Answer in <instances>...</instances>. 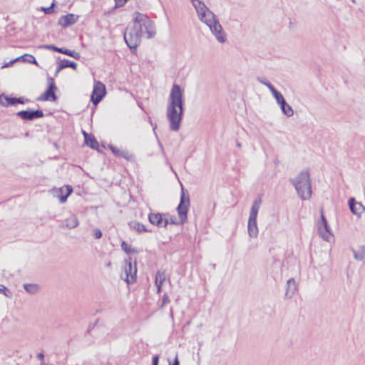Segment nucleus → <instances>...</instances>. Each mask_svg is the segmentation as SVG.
Listing matches in <instances>:
<instances>
[{"label": "nucleus", "mask_w": 365, "mask_h": 365, "mask_svg": "<svg viewBox=\"0 0 365 365\" xmlns=\"http://www.w3.org/2000/svg\"><path fill=\"white\" fill-rule=\"evenodd\" d=\"M132 16V23L127 26L124 33V40L131 50L135 51L142 37L145 36L148 39L154 37L155 26L146 14L135 11Z\"/></svg>", "instance_id": "obj_1"}, {"label": "nucleus", "mask_w": 365, "mask_h": 365, "mask_svg": "<svg viewBox=\"0 0 365 365\" xmlns=\"http://www.w3.org/2000/svg\"><path fill=\"white\" fill-rule=\"evenodd\" d=\"M183 90L178 84H173L168 99L166 116L170 130L178 131L183 117Z\"/></svg>", "instance_id": "obj_2"}, {"label": "nucleus", "mask_w": 365, "mask_h": 365, "mask_svg": "<svg viewBox=\"0 0 365 365\" xmlns=\"http://www.w3.org/2000/svg\"><path fill=\"white\" fill-rule=\"evenodd\" d=\"M302 200H309L312 196L310 174L308 169L301 171L295 178L290 180Z\"/></svg>", "instance_id": "obj_3"}, {"label": "nucleus", "mask_w": 365, "mask_h": 365, "mask_svg": "<svg viewBox=\"0 0 365 365\" xmlns=\"http://www.w3.org/2000/svg\"><path fill=\"white\" fill-rule=\"evenodd\" d=\"M205 25L209 28L210 31L218 43L222 44L227 41V34L224 31L217 17Z\"/></svg>", "instance_id": "obj_4"}, {"label": "nucleus", "mask_w": 365, "mask_h": 365, "mask_svg": "<svg viewBox=\"0 0 365 365\" xmlns=\"http://www.w3.org/2000/svg\"><path fill=\"white\" fill-rule=\"evenodd\" d=\"M137 277V267L136 262L134 265L132 264L131 258L125 261L123 270L121 273V278L124 279L128 284H133L136 281Z\"/></svg>", "instance_id": "obj_5"}, {"label": "nucleus", "mask_w": 365, "mask_h": 365, "mask_svg": "<svg viewBox=\"0 0 365 365\" xmlns=\"http://www.w3.org/2000/svg\"><path fill=\"white\" fill-rule=\"evenodd\" d=\"M190 207V197L187 194L185 193L184 188L181 187L180 202L177 207L179 219L181 224L185 222L187 220V214Z\"/></svg>", "instance_id": "obj_6"}, {"label": "nucleus", "mask_w": 365, "mask_h": 365, "mask_svg": "<svg viewBox=\"0 0 365 365\" xmlns=\"http://www.w3.org/2000/svg\"><path fill=\"white\" fill-rule=\"evenodd\" d=\"M196 14L198 19L206 24L213 19H216L217 16L206 6V4L203 2L198 6H196L195 9Z\"/></svg>", "instance_id": "obj_7"}, {"label": "nucleus", "mask_w": 365, "mask_h": 365, "mask_svg": "<svg viewBox=\"0 0 365 365\" xmlns=\"http://www.w3.org/2000/svg\"><path fill=\"white\" fill-rule=\"evenodd\" d=\"M106 95V86L100 81H95L93 93L91 95V101L94 105H97Z\"/></svg>", "instance_id": "obj_8"}, {"label": "nucleus", "mask_w": 365, "mask_h": 365, "mask_svg": "<svg viewBox=\"0 0 365 365\" xmlns=\"http://www.w3.org/2000/svg\"><path fill=\"white\" fill-rule=\"evenodd\" d=\"M48 88L46 91L40 96L37 100L40 101H54L56 99V96L55 95L54 91L56 89V87L55 86L53 79L51 78H48Z\"/></svg>", "instance_id": "obj_9"}, {"label": "nucleus", "mask_w": 365, "mask_h": 365, "mask_svg": "<svg viewBox=\"0 0 365 365\" xmlns=\"http://www.w3.org/2000/svg\"><path fill=\"white\" fill-rule=\"evenodd\" d=\"M277 103L280 106L282 113L287 117H291L294 115L292 108L286 103L283 96L279 91L273 96Z\"/></svg>", "instance_id": "obj_10"}, {"label": "nucleus", "mask_w": 365, "mask_h": 365, "mask_svg": "<svg viewBox=\"0 0 365 365\" xmlns=\"http://www.w3.org/2000/svg\"><path fill=\"white\" fill-rule=\"evenodd\" d=\"M348 205L352 214L356 215L358 218L361 217V215L365 211V207L361 202L356 201L354 197L349 199Z\"/></svg>", "instance_id": "obj_11"}, {"label": "nucleus", "mask_w": 365, "mask_h": 365, "mask_svg": "<svg viewBox=\"0 0 365 365\" xmlns=\"http://www.w3.org/2000/svg\"><path fill=\"white\" fill-rule=\"evenodd\" d=\"M148 220L151 224L160 227H165L169 223L168 219L164 218L160 213H150Z\"/></svg>", "instance_id": "obj_12"}, {"label": "nucleus", "mask_w": 365, "mask_h": 365, "mask_svg": "<svg viewBox=\"0 0 365 365\" xmlns=\"http://www.w3.org/2000/svg\"><path fill=\"white\" fill-rule=\"evenodd\" d=\"M16 115L23 120H32L36 118H42L43 113L41 110H21Z\"/></svg>", "instance_id": "obj_13"}, {"label": "nucleus", "mask_w": 365, "mask_h": 365, "mask_svg": "<svg viewBox=\"0 0 365 365\" xmlns=\"http://www.w3.org/2000/svg\"><path fill=\"white\" fill-rule=\"evenodd\" d=\"M78 16L73 14H68L61 16L58 19V24L62 28H66L76 24L78 21Z\"/></svg>", "instance_id": "obj_14"}, {"label": "nucleus", "mask_w": 365, "mask_h": 365, "mask_svg": "<svg viewBox=\"0 0 365 365\" xmlns=\"http://www.w3.org/2000/svg\"><path fill=\"white\" fill-rule=\"evenodd\" d=\"M41 48H45L49 50H53L55 51H58L59 53L66 54L67 56H71L76 59H78L80 58V53L75 51L68 50L64 48H58L53 45H43L41 46Z\"/></svg>", "instance_id": "obj_15"}, {"label": "nucleus", "mask_w": 365, "mask_h": 365, "mask_svg": "<svg viewBox=\"0 0 365 365\" xmlns=\"http://www.w3.org/2000/svg\"><path fill=\"white\" fill-rule=\"evenodd\" d=\"M109 148L112 153L116 156L123 158L129 161H133L134 160V155L126 150H121L113 145H110Z\"/></svg>", "instance_id": "obj_16"}, {"label": "nucleus", "mask_w": 365, "mask_h": 365, "mask_svg": "<svg viewBox=\"0 0 365 365\" xmlns=\"http://www.w3.org/2000/svg\"><path fill=\"white\" fill-rule=\"evenodd\" d=\"M248 235L252 238H256L258 235L257 218L249 217L247 225Z\"/></svg>", "instance_id": "obj_17"}, {"label": "nucleus", "mask_w": 365, "mask_h": 365, "mask_svg": "<svg viewBox=\"0 0 365 365\" xmlns=\"http://www.w3.org/2000/svg\"><path fill=\"white\" fill-rule=\"evenodd\" d=\"M318 232L319 236L325 241L329 242L332 237L331 229L328 225H318Z\"/></svg>", "instance_id": "obj_18"}, {"label": "nucleus", "mask_w": 365, "mask_h": 365, "mask_svg": "<svg viewBox=\"0 0 365 365\" xmlns=\"http://www.w3.org/2000/svg\"><path fill=\"white\" fill-rule=\"evenodd\" d=\"M287 291L285 297L287 298H291L295 294L297 290V284L293 278H291L287 282Z\"/></svg>", "instance_id": "obj_19"}, {"label": "nucleus", "mask_w": 365, "mask_h": 365, "mask_svg": "<svg viewBox=\"0 0 365 365\" xmlns=\"http://www.w3.org/2000/svg\"><path fill=\"white\" fill-rule=\"evenodd\" d=\"M166 279V275L164 271L159 270L155 274V284L157 287V292H161L162 286L163 282Z\"/></svg>", "instance_id": "obj_20"}, {"label": "nucleus", "mask_w": 365, "mask_h": 365, "mask_svg": "<svg viewBox=\"0 0 365 365\" xmlns=\"http://www.w3.org/2000/svg\"><path fill=\"white\" fill-rule=\"evenodd\" d=\"M24 101L21 98H9L7 96L0 97V103L3 106L15 105L16 103H24Z\"/></svg>", "instance_id": "obj_21"}, {"label": "nucleus", "mask_w": 365, "mask_h": 365, "mask_svg": "<svg viewBox=\"0 0 365 365\" xmlns=\"http://www.w3.org/2000/svg\"><path fill=\"white\" fill-rule=\"evenodd\" d=\"M66 68H71L76 70L77 68V64H76V63L69 61L68 59H63V60L61 61V63L56 70V76H57V74L62 69Z\"/></svg>", "instance_id": "obj_22"}, {"label": "nucleus", "mask_w": 365, "mask_h": 365, "mask_svg": "<svg viewBox=\"0 0 365 365\" xmlns=\"http://www.w3.org/2000/svg\"><path fill=\"white\" fill-rule=\"evenodd\" d=\"M19 61L38 65V63H37L36 58H34V56L31 54H27V53L24 54L21 56L16 58L15 59L11 60L9 63L11 64L14 62Z\"/></svg>", "instance_id": "obj_23"}, {"label": "nucleus", "mask_w": 365, "mask_h": 365, "mask_svg": "<svg viewBox=\"0 0 365 365\" xmlns=\"http://www.w3.org/2000/svg\"><path fill=\"white\" fill-rule=\"evenodd\" d=\"M262 204V200L260 197L256 198L252 205L250 217L253 218L257 217V214Z\"/></svg>", "instance_id": "obj_24"}, {"label": "nucleus", "mask_w": 365, "mask_h": 365, "mask_svg": "<svg viewBox=\"0 0 365 365\" xmlns=\"http://www.w3.org/2000/svg\"><path fill=\"white\" fill-rule=\"evenodd\" d=\"M83 134L85 138V143L87 145L90 146L91 148H97L98 143L94 137L89 135L86 132L83 131Z\"/></svg>", "instance_id": "obj_25"}, {"label": "nucleus", "mask_w": 365, "mask_h": 365, "mask_svg": "<svg viewBox=\"0 0 365 365\" xmlns=\"http://www.w3.org/2000/svg\"><path fill=\"white\" fill-rule=\"evenodd\" d=\"M354 257L356 260L361 261L365 258V247L360 246L356 250L352 249Z\"/></svg>", "instance_id": "obj_26"}, {"label": "nucleus", "mask_w": 365, "mask_h": 365, "mask_svg": "<svg viewBox=\"0 0 365 365\" xmlns=\"http://www.w3.org/2000/svg\"><path fill=\"white\" fill-rule=\"evenodd\" d=\"M130 229L135 230L138 232H148L145 225L137 221H132L129 223Z\"/></svg>", "instance_id": "obj_27"}, {"label": "nucleus", "mask_w": 365, "mask_h": 365, "mask_svg": "<svg viewBox=\"0 0 365 365\" xmlns=\"http://www.w3.org/2000/svg\"><path fill=\"white\" fill-rule=\"evenodd\" d=\"M65 225L68 229H73L78 225V220L75 215H71L65 220Z\"/></svg>", "instance_id": "obj_28"}, {"label": "nucleus", "mask_w": 365, "mask_h": 365, "mask_svg": "<svg viewBox=\"0 0 365 365\" xmlns=\"http://www.w3.org/2000/svg\"><path fill=\"white\" fill-rule=\"evenodd\" d=\"M24 287L25 290L30 294H35L38 289V285L35 284H25Z\"/></svg>", "instance_id": "obj_29"}, {"label": "nucleus", "mask_w": 365, "mask_h": 365, "mask_svg": "<svg viewBox=\"0 0 365 365\" xmlns=\"http://www.w3.org/2000/svg\"><path fill=\"white\" fill-rule=\"evenodd\" d=\"M121 248L122 250L126 252L127 254H132V253H136L137 251L131 247L130 245H128L125 242H122L121 243Z\"/></svg>", "instance_id": "obj_30"}, {"label": "nucleus", "mask_w": 365, "mask_h": 365, "mask_svg": "<svg viewBox=\"0 0 365 365\" xmlns=\"http://www.w3.org/2000/svg\"><path fill=\"white\" fill-rule=\"evenodd\" d=\"M66 190L67 192L66 194L65 195H61V196L58 197L61 203H64L66 201L68 195H70L73 192L72 187L69 185L66 186Z\"/></svg>", "instance_id": "obj_31"}, {"label": "nucleus", "mask_w": 365, "mask_h": 365, "mask_svg": "<svg viewBox=\"0 0 365 365\" xmlns=\"http://www.w3.org/2000/svg\"><path fill=\"white\" fill-rule=\"evenodd\" d=\"M262 83H263L264 86H266L269 90L270 91V92L272 93V96H274V94H276L278 91L268 81H261Z\"/></svg>", "instance_id": "obj_32"}, {"label": "nucleus", "mask_w": 365, "mask_h": 365, "mask_svg": "<svg viewBox=\"0 0 365 365\" xmlns=\"http://www.w3.org/2000/svg\"><path fill=\"white\" fill-rule=\"evenodd\" d=\"M262 83H263L264 86H266L269 90L270 91V92L272 93V96H274V94H276L278 91L268 81H261Z\"/></svg>", "instance_id": "obj_33"}, {"label": "nucleus", "mask_w": 365, "mask_h": 365, "mask_svg": "<svg viewBox=\"0 0 365 365\" xmlns=\"http://www.w3.org/2000/svg\"><path fill=\"white\" fill-rule=\"evenodd\" d=\"M262 83H263L264 86H266L269 90L270 91V92L272 93V96H274V94H276L278 91L268 81H261Z\"/></svg>", "instance_id": "obj_34"}, {"label": "nucleus", "mask_w": 365, "mask_h": 365, "mask_svg": "<svg viewBox=\"0 0 365 365\" xmlns=\"http://www.w3.org/2000/svg\"><path fill=\"white\" fill-rule=\"evenodd\" d=\"M53 6H54V3H52L51 6L49 7H41V10L43 11L46 14H50L53 12Z\"/></svg>", "instance_id": "obj_35"}, {"label": "nucleus", "mask_w": 365, "mask_h": 365, "mask_svg": "<svg viewBox=\"0 0 365 365\" xmlns=\"http://www.w3.org/2000/svg\"><path fill=\"white\" fill-rule=\"evenodd\" d=\"M93 237L96 239H100L102 237V232L101 231L100 229H95V230H93Z\"/></svg>", "instance_id": "obj_36"}, {"label": "nucleus", "mask_w": 365, "mask_h": 365, "mask_svg": "<svg viewBox=\"0 0 365 365\" xmlns=\"http://www.w3.org/2000/svg\"><path fill=\"white\" fill-rule=\"evenodd\" d=\"M0 292L4 293V294L6 297H9V294L10 293L9 290L2 284H0Z\"/></svg>", "instance_id": "obj_37"}, {"label": "nucleus", "mask_w": 365, "mask_h": 365, "mask_svg": "<svg viewBox=\"0 0 365 365\" xmlns=\"http://www.w3.org/2000/svg\"><path fill=\"white\" fill-rule=\"evenodd\" d=\"M325 225H328V223H327V221L323 214V211L322 210L321 211V222H319L318 223V225H324V226Z\"/></svg>", "instance_id": "obj_38"}, {"label": "nucleus", "mask_w": 365, "mask_h": 365, "mask_svg": "<svg viewBox=\"0 0 365 365\" xmlns=\"http://www.w3.org/2000/svg\"><path fill=\"white\" fill-rule=\"evenodd\" d=\"M163 306L168 304L170 302V299L168 294H165L163 297Z\"/></svg>", "instance_id": "obj_39"}, {"label": "nucleus", "mask_w": 365, "mask_h": 365, "mask_svg": "<svg viewBox=\"0 0 365 365\" xmlns=\"http://www.w3.org/2000/svg\"><path fill=\"white\" fill-rule=\"evenodd\" d=\"M37 359L41 361V365H44L45 364V362H44V355L42 353H38L37 354Z\"/></svg>", "instance_id": "obj_40"}, {"label": "nucleus", "mask_w": 365, "mask_h": 365, "mask_svg": "<svg viewBox=\"0 0 365 365\" xmlns=\"http://www.w3.org/2000/svg\"><path fill=\"white\" fill-rule=\"evenodd\" d=\"M127 1L128 0H115L116 6H123Z\"/></svg>", "instance_id": "obj_41"}, {"label": "nucleus", "mask_w": 365, "mask_h": 365, "mask_svg": "<svg viewBox=\"0 0 365 365\" xmlns=\"http://www.w3.org/2000/svg\"><path fill=\"white\" fill-rule=\"evenodd\" d=\"M191 1L195 9H196V6H198L203 3V1L200 0H191Z\"/></svg>", "instance_id": "obj_42"}, {"label": "nucleus", "mask_w": 365, "mask_h": 365, "mask_svg": "<svg viewBox=\"0 0 365 365\" xmlns=\"http://www.w3.org/2000/svg\"><path fill=\"white\" fill-rule=\"evenodd\" d=\"M159 356L155 355L152 359V365H158Z\"/></svg>", "instance_id": "obj_43"}, {"label": "nucleus", "mask_w": 365, "mask_h": 365, "mask_svg": "<svg viewBox=\"0 0 365 365\" xmlns=\"http://www.w3.org/2000/svg\"><path fill=\"white\" fill-rule=\"evenodd\" d=\"M170 365H179V361H178V355H176L173 363L172 364H170Z\"/></svg>", "instance_id": "obj_44"}, {"label": "nucleus", "mask_w": 365, "mask_h": 365, "mask_svg": "<svg viewBox=\"0 0 365 365\" xmlns=\"http://www.w3.org/2000/svg\"><path fill=\"white\" fill-rule=\"evenodd\" d=\"M236 145H237V146L238 148H242V143H240V142H237V144H236Z\"/></svg>", "instance_id": "obj_45"}, {"label": "nucleus", "mask_w": 365, "mask_h": 365, "mask_svg": "<svg viewBox=\"0 0 365 365\" xmlns=\"http://www.w3.org/2000/svg\"><path fill=\"white\" fill-rule=\"evenodd\" d=\"M169 222L172 223V224H175L176 222L172 219L170 218V220H168Z\"/></svg>", "instance_id": "obj_46"}, {"label": "nucleus", "mask_w": 365, "mask_h": 365, "mask_svg": "<svg viewBox=\"0 0 365 365\" xmlns=\"http://www.w3.org/2000/svg\"><path fill=\"white\" fill-rule=\"evenodd\" d=\"M59 191H60L61 192H63V187L61 188V189L59 190Z\"/></svg>", "instance_id": "obj_47"}, {"label": "nucleus", "mask_w": 365, "mask_h": 365, "mask_svg": "<svg viewBox=\"0 0 365 365\" xmlns=\"http://www.w3.org/2000/svg\"><path fill=\"white\" fill-rule=\"evenodd\" d=\"M110 262L107 263V266H110Z\"/></svg>", "instance_id": "obj_48"}]
</instances>
